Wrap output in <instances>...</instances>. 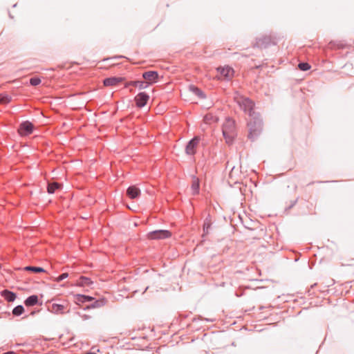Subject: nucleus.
<instances>
[{
	"instance_id": "obj_22",
	"label": "nucleus",
	"mask_w": 354,
	"mask_h": 354,
	"mask_svg": "<svg viewBox=\"0 0 354 354\" xmlns=\"http://www.w3.org/2000/svg\"><path fill=\"white\" fill-rule=\"evenodd\" d=\"M189 89L199 98L203 99L205 97V95L204 94V93L196 86L191 85L189 86Z\"/></svg>"
},
{
	"instance_id": "obj_10",
	"label": "nucleus",
	"mask_w": 354,
	"mask_h": 354,
	"mask_svg": "<svg viewBox=\"0 0 354 354\" xmlns=\"http://www.w3.org/2000/svg\"><path fill=\"white\" fill-rule=\"evenodd\" d=\"M67 308V305L58 304H53L50 306L48 307V310L51 313L57 315H62L64 314L65 313L69 312V309Z\"/></svg>"
},
{
	"instance_id": "obj_7",
	"label": "nucleus",
	"mask_w": 354,
	"mask_h": 354,
	"mask_svg": "<svg viewBox=\"0 0 354 354\" xmlns=\"http://www.w3.org/2000/svg\"><path fill=\"white\" fill-rule=\"evenodd\" d=\"M171 236V232L169 230H159L151 232L148 234L147 236L149 239H164L169 238Z\"/></svg>"
},
{
	"instance_id": "obj_3",
	"label": "nucleus",
	"mask_w": 354,
	"mask_h": 354,
	"mask_svg": "<svg viewBox=\"0 0 354 354\" xmlns=\"http://www.w3.org/2000/svg\"><path fill=\"white\" fill-rule=\"evenodd\" d=\"M234 100L241 109L248 114L250 117L257 114L254 110V102L250 98L243 95H237L234 97Z\"/></svg>"
},
{
	"instance_id": "obj_12",
	"label": "nucleus",
	"mask_w": 354,
	"mask_h": 354,
	"mask_svg": "<svg viewBox=\"0 0 354 354\" xmlns=\"http://www.w3.org/2000/svg\"><path fill=\"white\" fill-rule=\"evenodd\" d=\"M123 80L122 77H112L104 79L103 83L105 86H116L120 82H122Z\"/></svg>"
},
{
	"instance_id": "obj_19",
	"label": "nucleus",
	"mask_w": 354,
	"mask_h": 354,
	"mask_svg": "<svg viewBox=\"0 0 354 354\" xmlns=\"http://www.w3.org/2000/svg\"><path fill=\"white\" fill-rule=\"evenodd\" d=\"M38 303V297L37 295H31L28 297L24 301L26 306H33Z\"/></svg>"
},
{
	"instance_id": "obj_16",
	"label": "nucleus",
	"mask_w": 354,
	"mask_h": 354,
	"mask_svg": "<svg viewBox=\"0 0 354 354\" xmlns=\"http://www.w3.org/2000/svg\"><path fill=\"white\" fill-rule=\"evenodd\" d=\"M62 185L57 182L48 183L47 186V192L49 194H53L56 190L60 189Z\"/></svg>"
},
{
	"instance_id": "obj_17",
	"label": "nucleus",
	"mask_w": 354,
	"mask_h": 354,
	"mask_svg": "<svg viewBox=\"0 0 354 354\" xmlns=\"http://www.w3.org/2000/svg\"><path fill=\"white\" fill-rule=\"evenodd\" d=\"M218 120V118L212 113H207L203 118L204 122L209 124L217 122Z\"/></svg>"
},
{
	"instance_id": "obj_14",
	"label": "nucleus",
	"mask_w": 354,
	"mask_h": 354,
	"mask_svg": "<svg viewBox=\"0 0 354 354\" xmlns=\"http://www.w3.org/2000/svg\"><path fill=\"white\" fill-rule=\"evenodd\" d=\"M137 87L139 89H144L147 88V84L144 82L143 80H136V81H129L126 83L125 87Z\"/></svg>"
},
{
	"instance_id": "obj_24",
	"label": "nucleus",
	"mask_w": 354,
	"mask_h": 354,
	"mask_svg": "<svg viewBox=\"0 0 354 354\" xmlns=\"http://www.w3.org/2000/svg\"><path fill=\"white\" fill-rule=\"evenodd\" d=\"M328 47L330 49H343L345 45L340 41H330L328 44Z\"/></svg>"
},
{
	"instance_id": "obj_21",
	"label": "nucleus",
	"mask_w": 354,
	"mask_h": 354,
	"mask_svg": "<svg viewBox=\"0 0 354 354\" xmlns=\"http://www.w3.org/2000/svg\"><path fill=\"white\" fill-rule=\"evenodd\" d=\"M201 322V320H193L192 323L188 325L189 329L191 330H200L202 329L203 332H205L207 330L206 328L198 327Z\"/></svg>"
},
{
	"instance_id": "obj_28",
	"label": "nucleus",
	"mask_w": 354,
	"mask_h": 354,
	"mask_svg": "<svg viewBox=\"0 0 354 354\" xmlns=\"http://www.w3.org/2000/svg\"><path fill=\"white\" fill-rule=\"evenodd\" d=\"M11 101V97L7 94H0V104H6Z\"/></svg>"
},
{
	"instance_id": "obj_20",
	"label": "nucleus",
	"mask_w": 354,
	"mask_h": 354,
	"mask_svg": "<svg viewBox=\"0 0 354 354\" xmlns=\"http://www.w3.org/2000/svg\"><path fill=\"white\" fill-rule=\"evenodd\" d=\"M93 282L91 279L82 276L77 280V284L80 286H88L92 284Z\"/></svg>"
},
{
	"instance_id": "obj_26",
	"label": "nucleus",
	"mask_w": 354,
	"mask_h": 354,
	"mask_svg": "<svg viewBox=\"0 0 354 354\" xmlns=\"http://www.w3.org/2000/svg\"><path fill=\"white\" fill-rule=\"evenodd\" d=\"M24 270H26V271H31V272H35V273H39V272H45V270L43 269L41 267H35V266H26L24 268Z\"/></svg>"
},
{
	"instance_id": "obj_11",
	"label": "nucleus",
	"mask_w": 354,
	"mask_h": 354,
	"mask_svg": "<svg viewBox=\"0 0 354 354\" xmlns=\"http://www.w3.org/2000/svg\"><path fill=\"white\" fill-rule=\"evenodd\" d=\"M149 100V96L145 92H140L135 97L136 104L140 108L145 106Z\"/></svg>"
},
{
	"instance_id": "obj_13",
	"label": "nucleus",
	"mask_w": 354,
	"mask_h": 354,
	"mask_svg": "<svg viewBox=\"0 0 354 354\" xmlns=\"http://www.w3.org/2000/svg\"><path fill=\"white\" fill-rule=\"evenodd\" d=\"M127 195L131 199H135L140 196V190L136 186H130L127 190Z\"/></svg>"
},
{
	"instance_id": "obj_4",
	"label": "nucleus",
	"mask_w": 354,
	"mask_h": 354,
	"mask_svg": "<svg viewBox=\"0 0 354 354\" xmlns=\"http://www.w3.org/2000/svg\"><path fill=\"white\" fill-rule=\"evenodd\" d=\"M277 44V38L276 36L270 34L262 35L259 37L254 46L259 48H267L270 46H274Z\"/></svg>"
},
{
	"instance_id": "obj_1",
	"label": "nucleus",
	"mask_w": 354,
	"mask_h": 354,
	"mask_svg": "<svg viewBox=\"0 0 354 354\" xmlns=\"http://www.w3.org/2000/svg\"><path fill=\"white\" fill-rule=\"evenodd\" d=\"M262 127V120L260 118L259 113L251 116L250 120L248 122V138L252 141L254 140L261 133Z\"/></svg>"
},
{
	"instance_id": "obj_18",
	"label": "nucleus",
	"mask_w": 354,
	"mask_h": 354,
	"mask_svg": "<svg viewBox=\"0 0 354 354\" xmlns=\"http://www.w3.org/2000/svg\"><path fill=\"white\" fill-rule=\"evenodd\" d=\"M93 300V297L84 295H75V302L77 304L80 303H85L86 301H91Z\"/></svg>"
},
{
	"instance_id": "obj_5",
	"label": "nucleus",
	"mask_w": 354,
	"mask_h": 354,
	"mask_svg": "<svg viewBox=\"0 0 354 354\" xmlns=\"http://www.w3.org/2000/svg\"><path fill=\"white\" fill-rule=\"evenodd\" d=\"M201 138L194 136L185 147V153L187 155L193 156L196 153V148L200 142Z\"/></svg>"
},
{
	"instance_id": "obj_31",
	"label": "nucleus",
	"mask_w": 354,
	"mask_h": 354,
	"mask_svg": "<svg viewBox=\"0 0 354 354\" xmlns=\"http://www.w3.org/2000/svg\"><path fill=\"white\" fill-rule=\"evenodd\" d=\"M41 83V80L39 77H34L30 78V84L32 86H37Z\"/></svg>"
},
{
	"instance_id": "obj_2",
	"label": "nucleus",
	"mask_w": 354,
	"mask_h": 354,
	"mask_svg": "<svg viewBox=\"0 0 354 354\" xmlns=\"http://www.w3.org/2000/svg\"><path fill=\"white\" fill-rule=\"evenodd\" d=\"M222 132L226 143L232 144L236 136L235 121L230 118H227L223 124Z\"/></svg>"
},
{
	"instance_id": "obj_25",
	"label": "nucleus",
	"mask_w": 354,
	"mask_h": 354,
	"mask_svg": "<svg viewBox=\"0 0 354 354\" xmlns=\"http://www.w3.org/2000/svg\"><path fill=\"white\" fill-rule=\"evenodd\" d=\"M106 301L104 299H99L95 301L93 303H92L91 305L88 306L87 308H100L103 306H104Z\"/></svg>"
},
{
	"instance_id": "obj_6",
	"label": "nucleus",
	"mask_w": 354,
	"mask_h": 354,
	"mask_svg": "<svg viewBox=\"0 0 354 354\" xmlns=\"http://www.w3.org/2000/svg\"><path fill=\"white\" fill-rule=\"evenodd\" d=\"M142 76L144 79L143 81L146 83L147 87L153 83L157 82L159 77L158 72L153 71L144 72Z\"/></svg>"
},
{
	"instance_id": "obj_32",
	"label": "nucleus",
	"mask_w": 354,
	"mask_h": 354,
	"mask_svg": "<svg viewBox=\"0 0 354 354\" xmlns=\"http://www.w3.org/2000/svg\"><path fill=\"white\" fill-rule=\"evenodd\" d=\"M68 276V274L67 272L63 273L60 274L57 279V282H60L61 281L64 280V279L67 278Z\"/></svg>"
},
{
	"instance_id": "obj_27",
	"label": "nucleus",
	"mask_w": 354,
	"mask_h": 354,
	"mask_svg": "<svg viewBox=\"0 0 354 354\" xmlns=\"http://www.w3.org/2000/svg\"><path fill=\"white\" fill-rule=\"evenodd\" d=\"M24 312V308L21 305L17 306L12 310V315L14 316H19Z\"/></svg>"
},
{
	"instance_id": "obj_23",
	"label": "nucleus",
	"mask_w": 354,
	"mask_h": 354,
	"mask_svg": "<svg viewBox=\"0 0 354 354\" xmlns=\"http://www.w3.org/2000/svg\"><path fill=\"white\" fill-rule=\"evenodd\" d=\"M211 225H212L211 219L206 218L204 221V223H203V236L209 234V230L211 227Z\"/></svg>"
},
{
	"instance_id": "obj_29",
	"label": "nucleus",
	"mask_w": 354,
	"mask_h": 354,
	"mask_svg": "<svg viewBox=\"0 0 354 354\" xmlns=\"http://www.w3.org/2000/svg\"><path fill=\"white\" fill-rule=\"evenodd\" d=\"M192 189L193 194H196L199 192V181L198 179H195L193 180L192 184Z\"/></svg>"
},
{
	"instance_id": "obj_15",
	"label": "nucleus",
	"mask_w": 354,
	"mask_h": 354,
	"mask_svg": "<svg viewBox=\"0 0 354 354\" xmlns=\"http://www.w3.org/2000/svg\"><path fill=\"white\" fill-rule=\"evenodd\" d=\"M1 295L8 302L14 301L17 297V295L15 292L10 291L7 289L3 290L1 292Z\"/></svg>"
},
{
	"instance_id": "obj_9",
	"label": "nucleus",
	"mask_w": 354,
	"mask_h": 354,
	"mask_svg": "<svg viewBox=\"0 0 354 354\" xmlns=\"http://www.w3.org/2000/svg\"><path fill=\"white\" fill-rule=\"evenodd\" d=\"M218 73H219V78L230 80L234 75V70L229 66L224 67H218L217 68Z\"/></svg>"
},
{
	"instance_id": "obj_33",
	"label": "nucleus",
	"mask_w": 354,
	"mask_h": 354,
	"mask_svg": "<svg viewBox=\"0 0 354 354\" xmlns=\"http://www.w3.org/2000/svg\"><path fill=\"white\" fill-rule=\"evenodd\" d=\"M297 198H296L293 201H291L290 204L288 207H286V210H289L291 208H292V207L295 206V205L297 203Z\"/></svg>"
},
{
	"instance_id": "obj_34",
	"label": "nucleus",
	"mask_w": 354,
	"mask_h": 354,
	"mask_svg": "<svg viewBox=\"0 0 354 354\" xmlns=\"http://www.w3.org/2000/svg\"><path fill=\"white\" fill-rule=\"evenodd\" d=\"M82 319H84V320H85V319H89V318H90V316H89V315H82Z\"/></svg>"
},
{
	"instance_id": "obj_30",
	"label": "nucleus",
	"mask_w": 354,
	"mask_h": 354,
	"mask_svg": "<svg viewBox=\"0 0 354 354\" xmlns=\"http://www.w3.org/2000/svg\"><path fill=\"white\" fill-rule=\"evenodd\" d=\"M298 68L303 71H306L310 68V65L307 62H301L298 64Z\"/></svg>"
},
{
	"instance_id": "obj_8",
	"label": "nucleus",
	"mask_w": 354,
	"mask_h": 354,
	"mask_svg": "<svg viewBox=\"0 0 354 354\" xmlns=\"http://www.w3.org/2000/svg\"><path fill=\"white\" fill-rule=\"evenodd\" d=\"M33 128L34 126L31 122L26 121L19 125L18 133L22 136H28L32 133Z\"/></svg>"
}]
</instances>
